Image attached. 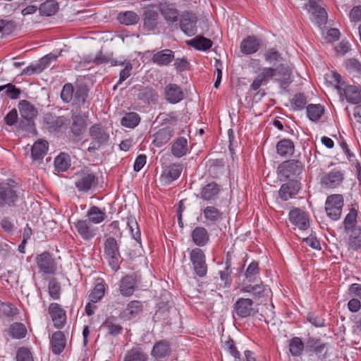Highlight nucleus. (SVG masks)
Returning a JSON list of instances; mask_svg holds the SVG:
<instances>
[{"mask_svg": "<svg viewBox=\"0 0 361 361\" xmlns=\"http://www.w3.org/2000/svg\"><path fill=\"white\" fill-rule=\"evenodd\" d=\"M290 76L291 70L286 64L279 63L275 67H264L255 78L250 89L254 92L258 91V93H261L262 96L264 94V91L261 92L259 87L267 84L270 80H273L278 82L282 89L286 90L292 82Z\"/></svg>", "mask_w": 361, "mask_h": 361, "instance_id": "f257e3e1", "label": "nucleus"}, {"mask_svg": "<svg viewBox=\"0 0 361 361\" xmlns=\"http://www.w3.org/2000/svg\"><path fill=\"white\" fill-rule=\"evenodd\" d=\"M24 190L16 182H0V208L17 207L24 210Z\"/></svg>", "mask_w": 361, "mask_h": 361, "instance_id": "f03ea898", "label": "nucleus"}, {"mask_svg": "<svg viewBox=\"0 0 361 361\" xmlns=\"http://www.w3.org/2000/svg\"><path fill=\"white\" fill-rule=\"evenodd\" d=\"M89 93L90 88L85 84H80L74 87L72 83L67 82L63 85L60 97L64 103L71 102L76 108H88L90 104Z\"/></svg>", "mask_w": 361, "mask_h": 361, "instance_id": "7ed1b4c3", "label": "nucleus"}, {"mask_svg": "<svg viewBox=\"0 0 361 361\" xmlns=\"http://www.w3.org/2000/svg\"><path fill=\"white\" fill-rule=\"evenodd\" d=\"M304 166L302 162L297 159H289L281 163L277 168L278 176L281 180H296L300 178Z\"/></svg>", "mask_w": 361, "mask_h": 361, "instance_id": "20e7f679", "label": "nucleus"}, {"mask_svg": "<svg viewBox=\"0 0 361 361\" xmlns=\"http://www.w3.org/2000/svg\"><path fill=\"white\" fill-rule=\"evenodd\" d=\"M104 252L109 267L114 271H117L120 269L121 256L119 251V245L114 238L109 237L106 239L104 245Z\"/></svg>", "mask_w": 361, "mask_h": 361, "instance_id": "39448f33", "label": "nucleus"}, {"mask_svg": "<svg viewBox=\"0 0 361 361\" xmlns=\"http://www.w3.org/2000/svg\"><path fill=\"white\" fill-rule=\"evenodd\" d=\"M89 133L92 137V141L87 149L89 152H94L102 145H106L109 140V134L106 129L99 123L92 125L90 128Z\"/></svg>", "mask_w": 361, "mask_h": 361, "instance_id": "423d86ee", "label": "nucleus"}, {"mask_svg": "<svg viewBox=\"0 0 361 361\" xmlns=\"http://www.w3.org/2000/svg\"><path fill=\"white\" fill-rule=\"evenodd\" d=\"M35 262L39 271L44 275H54L57 271V264L52 255L44 251L37 255Z\"/></svg>", "mask_w": 361, "mask_h": 361, "instance_id": "0eeeda50", "label": "nucleus"}, {"mask_svg": "<svg viewBox=\"0 0 361 361\" xmlns=\"http://www.w3.org/2000/svg\"><path fill=\"white\" fill-rule=\"evenodd\" d=\"M343 207V198L341 195H329L325 202V210L327 216L333 221L341 218Z\"/></svg>", "mask_w": 361, "mask_h": 361, "instance_id": "6e6552de", "label": "nucleus"}, {"mask_svg": "<svg viewBox=\"0 0 361 361\" xmlns=\"http://www.w3.org/2000/svg\"><path fill=\"white\" fill-rule=\"evenodd\" d=\"M190 260L197 276L202 278L207 275L206 256L202 250L199 247L193 248L190 252Z\"/></svg>", "mask_w": 361, "mask_h": 361, "instance_id": "1a4fd4ad", "label": "nucleus"}, {"mask_svg": "<svg viewBox=\"0 0 361 361\" xmlns=\"http://www.w3.org/2000/svg\"><path fill=\"white\" fill-rule=\"evenodd\" d=\"M200 215L207 226H216L224 219V212L214 205H207L201 208Z\"/></svg>", "mask_w": 361, "mask_h": 361, "instance_id": "9d476101", "label": "nucleus"}, {"mask_svg": "<svg viewBox=\"0 0 361 361\" xmlns=\"http://www.w3.org/2000/svg\"><path fill=\"white\" fill-rule=\"evenodd\" d=\"M290 222L301 231H306L310 227V218L307 212L299 208H294L289 212Z\"/></svg>", "mask_w": 361, "mask_h": 361, "instance_id": "9b49d317", "label": "nucleus"}, {"mask_svg": "<svg viewBox=\"0 0 361 361\" xmlns=\"http://www.w3.org/2000/svg\"><path fill=\"white\" fill-rule=\"evenodd\" d=\"M49 314H50L56 329H62L66 322V313L61 306L56 302H52L49 306Z\"/></svg>", "mask_w": 361, "mask_h": 361, "instance_id": "f8f14e48", "label": "nucleus"}, {"mask_svg": "<svg viewBox=\"0 0 361 361\" xmlns=\"http://www.w3.org/2000/svg\"><path fill=\"white\" fill-rule=\"evenodd\" d=\"M306 350L314 353L319 359L325 358L328 353L327 343L316 338H308L306 343Z\"/></svg>", "mask_w": 361, "mask_h": 361, "instance_id": "ddd939ff", "label": "nucleus"}, {"mask_svg": "<svg viewBox=\"0 0 361 361\" xmlns=\"http://www.w3.org/2000/svg\"><path fill=\"white\" fill-rule=\"evenodd\" d=\"M164 97L169 103L175 104L183 99L184 93L179 85L169 83L164 89Z\"/></svg>", "mask_w": 361, "mask_h": 361, "instance_id": "4468645a", "label": "nucleus"}, {"mask_svg": "<svg viewBox=\"0 0 361 361\" xmlns=\"http://www.w3.org/2000/svg\"><path fill=\"white\" fill-rule=\"evenodd\" d=\"M197 18L190 12L183 13L180 17V26L182 31L188 36L197 32Z\"/></svg>", "mask_w": 361, "mask_h": 361, "instance_id": "2eb2a0df", "label": "nucleus"}, {"mask_svg": "<svg viewBox=\"0 0 361 361\" xmlns=\"http://www.w3.org/2000/svg\"><path fill=\"white\" fill-rule=\"evenodd\" d=\"M68 119L63 116H56L52 114H45L44 123L50 132H59L67 125Z\"/></svg>", "mask_w": 361, "mask_h": 361, "instance_id": "dca6fc26", "label": "nucleus"}, {"mask_svg": "<svg viewBox=\"0 0 361 361\" xmlns=\"http://www.w3.org/2000/svg\"><path fill=\"white\" fill-rule=\"evenodd\" d=\"M77 232L85 240L93 238L96 235V228L87 219L78 220L74 223Z\"/></svg>", "mask_w": 361, "mask_h": 361, "instance_id": "f3484780", "label": "nucleus"}, {"mask_svg": "<svg viewBox=\"0 0 361 361\" xmlns=\"http://www.w3.org/2000/svg\"><path fill=\"white\" fill-rule=\"evenodd\" d=\"M234 310L240 318H246L254 312L253 301L250 298H240L234 304Z\"/></svg>", "mask_w": 361, "mask_h": 361, "instance_id": "a211bd4d", "label": "nucleus"}, {"mask_svg": "<svg viewBox=\"0 0 361 361\" xmlns=\"http://www.w3.org/2000/svg\"><path fill=\"white\" fill-rule=\"evenodd\" d=\"M18 108L20 116L25 120L28 124L32 122L37 116L38 111L37 108L27 100H20L18 102Z\"/></svg>", "mask_w": 361, "mask_h": 361, "instance_id": "6ab92c4d", "label": "nucleus"}, {"mask_svg": "<svg viewBox=\"0 0 361 361\" xmlns=\"http://www.w3.org/2000/svg\"><path fill=\"white\" fill-rule=\"evenodd\" d=\"M136 286V278L132 275H126L119 282L118 290L122 296L130 297L134 293Z\"/></svg>", "mask_w": 361, "mask_h": 361, "instance_id": "aec40b11", "label": "nucleus"}, {"mask_svg": "<svg viewBox=\"0 0 361 361\" xmlns=\"http://www.w3.org/2000/svg\"><path fill=\"white\" fill-rule=\"evenodd\" d=\"M72 118L73 123L71 130L75 136L79 137L83 134L87 127L89 115L87 113L81 114L80 112V114L73 116Z\"/></svg>", "mask_w": 361, "mask_h": 361, "instance_id": "412c9836", "label": "nucleus"}, {"mask_svg": "<svg viewBox=\"0 0 361 361\" xmlns=\"http://www.w3.org/2000/svg\"><path fill=\"white\" fill-rule=\"evenodd\" d=\"M142 19L144 29L147 31H154L158 25L159 13L153 8H145Z\"/></svg>", "mask_w": 361, "mask_h": 361, "instance_id": "4be33fe9", "label": "nucleus"}, {"mask_svg": "<svg viewBox=\"0 0 361 361\" xmlns=\"http://www.w3.org/2000/svg\"><path fill=\"white\" fill-rule=\"evenodd\" d=\"M158 10L166 22L171 23L178 22L179 11L173 4L161 3L158 6Z\"/></svg>", "mask_w": 361, "mask_h": 361, "instance_id": "5701e85b", "label": "nucleus"}, {"mask_svg": "<svg viewBox=\"0 0 361 361\" xmlns=\"http://www.w3.org/2000/svg\"><path fill=\"white\" fill-rule=\"evenodd\" d=\"M174 135V130L169 126L159 129L153 135L152 143L155 147H160L166 145Z\"/></svg>", "mask_w": 361, "mask_h": 361, "instance_id": "b1692460", "label": "nucleus"}, {"mask_svg": "<svg viewBox=\"0 0 361 361\" xmlns=\"http://www.w3.org/2000/svg\"><path fill=\"white\" fill-rule=\"evenodd\" d=\"M106 287V284L102 278L96 279L94 286L88 295L89 300L92 302H100L105 295Z\"/></svg>", "mask_w": 361, "mask_h": 361, "instance_id": "393cba45", "label": "nucleus"}, {"mask_svg": "<svg viewBox=\"0 0 361 361\" xmlns=\"http://www.w3.org/2000/svg\"><path fill=\"white\" fill-rule=\"evenodd\" d=\"M81 176L80 180L85 181L99 180V179L103 180L107 178L106 173L103 172L100 168L97 166L84 169L81 171Z\"/></svg>", "mask_w": 361, "mask_h": 361, "instance_id": "a878e982", "label": "nucleus"}, {"mask_svg": "<svg viewBox=\"0 0 361 361\" xmlns=\"http://www.w3.org/2000/svg\"><path fill=\"white\" fill-rule=\"evenodd\" d=\"M192 242L198 247L205 246L209 241V234L203 226H196L190 234Z\"/></svg>", "mask_w": 361, "mask_h": 361, "instance_id": "bb28decb", "label": "nucleus"}, {"mask_svg": "<svg viewBox=\"0 0 361 361\" xmlns=\"http://www.w3.org/2000/svg\"><path fill=\"white\" fill-rule=\"evenodd\" d=\"M171 352L169 343L166 341H160L154 345L151 354L156 360H162L167 358Z\"/></svg>", "mask_w": 361, "mask_h": 361, "instance_id": "cd10ccee", "label": "nucleus"}, {"mask_svg": "<svg viewBox=\"0 0 361 361\" xmlns=\"http://www.w3.org/2000/svg\"><path fill=\"white\" fill-rule=\"evenodd\" d=\"M50 344L51 347V351L55 355L61 354L66 344V339L62 331L54 332L51 337Z\"/></svg>", "mask_w": 361, "mask_h": 361, "instance_id": "c85d7f7f", "label": "nucleus"}, {"mask_svg": "<svg viewBox=\"0 0 361 361\" xmlns=\"http://www.w3.org/2000/svg\"><path fill=\"white\" fill-rule=\"evenodd\" d=\"M111 55H105L102 50H100L97 55L93 58L90 59V61H86L87 63H93L96 66L102 64L111 63V66H123L125 63L124 61H118L114 59Z\"/></svg>", "mask_w": 361, "mask_h": 361, "instance_id": "c756f323", "label": "nucleus"}, {"mask_svg": "<svg viewBox=\"0 0 361 361\" xmlns=\"http://www.w3.org/2000/svg\"><path fill=\"white\" fill-rule=\"evenodd\" d=\"M260 43L257 37L248 36L240 43V51L244 54H252L256 53L259 49Z\"/></svg>", "mask_w": 361, "mask_h": 361, "instance_id": "7c9ffc66", "label": "nucleus"}, {"mask_svg": "<svg viewBox=\"0 0 361 361\" xmlns=\"http://www.w3.org/2000/svg\"><path fill=\"white\" fill-rule=\"evenodd\" d=\"M174 59V52L171 49H164L154 54L152 61L160 66H168Z\"/></svg>", "mask_w": 361, "mask_h": 361, "instance_id": "2f4dec72", "label": "nucleus"}, {"mask_svg": "<svg viewBox=\"0 0 361 361\" xmlns=\"http://www.w3.org/2000/svg\"><path fill=\"white\" fill-rule=\"evenodd\" d=\"M276 149L280 157H290L295 152V145L291 140L284 138L276 143Z\"/></svg>", "mask_w": 361, "mask_h": 361, "instance_id": "473e14b6", "label": "nucleus"}, {"mask_svg": "<svg viewBox=\"0 0 361 361\" xmlns=\"http://www.w3.org/2000/svg\"><path fill=\"white\" fill-rule=\"evenodd\" d=\"M300 182H286L281 186L279 196L283 200H288L296 195L300 188Z\"/></svg>", "mask_w": 361, "mask_h": 361, "instance_id": "72a5a7b5", "label": "nucleus"}, {"mask_svg": "<svg viewBox=\"0 0 361 361\" xmlns=\"http://www.w3.org/2000/svg\"><path fill=\"white\" fill-rule=\"evenodd\" d=\"M49 144L46 140H39L34 143L31 149V156L33 161H40L46 155Z\"/></svg>", "mask_w": 361, "mask_h": 361, "instance_id": "f704fd0d", "label": "nucleus"}, {"mask_svg": "<svg viewBox=\"0 0 361 361\" xmlns=\"http://www.w3.org/2000/svg\"><path fill=\"white\" fill-rule=\"evenodd\" d=\"M143 305L140 301L132 300L122 312V316L126 319H131L142 312Z\"/></svg>", "mask_w": 361, "mask_h": 361, "instance_id": "c9c22d12", "label": "nucleus"}, {"mask_svg": "<svg viewBox=\"0 0 361 361\" xmlns=\"http://www.w3.org/2000/svg\"><path fill=\"white\" fill-rule=\"evenodd\" d=\"M344 94L349 103L357 104L361 102V87L347 85L344 89Z\"/></svg>", "mask_w": 361, "mask_h": 361, "instance_id": "e433bc0d", "label": "nucleus"}, {"mask_svg": "<svg viewBox=\"0 0 361 361\" xmlns=\"http://www.w3.org/2000/svg\"><path fill=\"white\" fill-rule=\"evenodd\" d=\"M188 150V140L184 137H178L172 144L171 153L176 157L180 158L185 156Z\"/></svg>", "mask_w": 361, "mask_h": 361, "instance_id": "4c0bfd02", "label": "nucleus"}, {"mask_svg": "<svg viewBox=\"0 0 361 361\" xmlns=\"http://www.w3.org/2000/svg\"><path fill=\"white\" fill-rule=\"evenodd\" d=\"M157 92L151 87H142L139 90L137 97L139 99L149 103H157L158 100Z\"/></svg>", "mask_w": 361, "mask_h": 361, "instance_id": "58836bf2", "label": "nucleus"}, {"mask_svg": "<svg viewBox=\"0 0 361 361\" xmlns=\"http://www.w3.org/2000/svg\"><path fill=\"white\" fill-rule=\"evenodd\" d=\"M239 290L240 293L250 294L254 298H259L264 292V286L262 282L255 285H243Z\"/></svg>", "mask_w": 361, "mask_h": 361, "instance_id": "ea45409f", "label": "nucleus"}, {"mask_svg": "<svg viewBox=\"0 0 361 361\" xmlns=\"http://www.w3.org/2000/svg\"><path fill=\"white\" fill-rule=\"evenodd\" d=\"M219 192V188L215 182L207 183L201 190V198L206 201L214 200Z\"/></svg>", "mask_w": 361, "mask_h": 361, "instance_id": "a19ab883", "label": "nucleus"}, {"mask_svg": "<svg viewBox=\"0 0 361 361\" xmlns=\"http://www.w3.org/2000/svg\"><path fill=\"white\" fill-rule=\"evenodd\" d=\"M183 170V164H171L163 171L161 176L168 180H176L180 177Z\"/></svg>", "mask_w": 361, "mask_h": 361, "instance_id": "79ce46f5", "label": "nucleus"}, {"mask_svg": "<svg viewBox=\"0 0 361 361\" xmlns=\"http://www.w3.org/2000/svg\"><path fill=\"white\" fill-rule=\"evenodd\" d=\"M126 225L131 237L138 243H141V233L139 225L135 217L126 218Z\"/></svg>", "mask_w": 361, "mask_h": 361, "instance_id": "37998d69", "label": "nucleus"}, {"mask_svg": "<svg viewBox=\"0 0 361 361\" xmlns=\"http://www.w3.org/2000/svg\"><path fill=\"white\" fill-rule=\"evenodd\" d=\"M59 10V4L54 0H47L42 3L39 7V13L44 16H51L54 15Z\"/></svg>", "mask_w": 361, "mask_h": 361, "instance_id": "c03bdc74", "label": "nucleus"}, {"mask_svg": "<svg viewBox=\"0 0 361 361\" xmlns=\"http://www.w3.org/2000/svg\"><path fill=\"white\" fill-rule=\"evenodd\" d=\"M188 44L197 50L207 51L212 47L213 42L211 39H207L203 36H197L191 39L188 42Z\"/></svg>", "mask_w": 361, "mask_h": 361, "instance_id": "a18cd8bd", "label": "nucleus"}, {"mask_svg": "<svg viewBox=\"0 0 361 361\" xmlns=\"http://www.w3.org/2000/svg\"><path fill=\"white\" fill-rule=\"evenodd\" d=\"M70 166V157L67 153L61 152L54 159L55 170L59 172H63L67 171Z\"/></svg>", "mask_w": 361, "mask_h": 361, "instance_id": "49530a36", "label": "nucleus"}, {"mask_svg": "<svg viewBox=\"0 0 361 361\" xmlns=\"http://www.w3.org/2000/svg\"><path fill=\"white\" fill-rule=\"evenodd\" d=\"M139 19L138 15L131 11L121 12L117 16L119 23L126 25H135L138 23Z\"/></svg>", "mask_w": 361, "mask_h": 361, "instance_id": "de8ad7c7", "label": "nucleus"}, {"mask_svg": "<svg viewBox=\"0 0 361 361\" xmlns=\"http://www.w3.org/2000/svg\"><path fill=\"white\" fill-rule=\"evenodd\" d=\"M349 235V247L353 250H357L361 247V228L360 227L354 228L347 231Z\"/></svg>", "mask_w": 361, "mask_h": 361, "instance_id": "09e8293b", "label": "nucleus"}, {"mask_svg": "<svg viewBox=\"0 0 361 361\" xmlns=\"http://www.w3.org/2000/svg\"><path fill=\"white\" fill-rule=\"evenodd\" d=\"M307 115L310 120L316 122L324 113V108L321 104H309L306 107Z\"/></svg>", "mask_w": 361, "mask_h": 361, "instance_id": "8fccbe9b", "label": "nucleus"}, {"mask_svg": "<svg viewBox=\"0 0 361 361\" xmlns=\"http://www.w3.org/2000/svg\"><path fill=\"white\" fill-rule=\"evenodd\" d=\"M244 276L250 283H253L257 281V279L259 276V263L257 261H252L247 266Z\"/></svg>", "mask_w": 361, "mask_h": 361, "instance_id": "3c124183", "label": "nucleus"}, {"mask_svg": "<svg viewBox=\"0 0 361 361\" xmlns=\"http://www.w3.org/2000/svg\"><path fill=\"white\" fill-rule=\"evenodd\" d=\"M87 216L91 223L98 224L106 217V213L96 206L91 207L87 211Z\"/></svg>", "mask_w": 361, "mask_h": 361, "instance_id": "603ef678", "label": "nucleus"}, {"mask_svg": "<svg viewBox=\"0 0 361 361\" xmlns=\"http://www.w3.org/2000/svg\"><path fill=\"white\" fill-rule=\"evenodd\" d=\"M140 122V117L136 112L126 113L121 118V123L128 128H134Z\"/></svg>", "mask_w": 361, "mask_h": 361, "instance_id": "864d4df0", "label": "nucleus"}, {"mask_svg": "<svg viewBox=\"0 0 361 361\" xmlns=\"http://www.w3.org/2000/svg\"><path fill=\"white\" fill-rule=\"evenodd\" d=\"M102 327L106 329L109 334L114 336L121 334L123 331L122 326L115 322L114 317L107 318L102 323Z\"/></svg>", "mask_w": 361, "mask_h": 361, "instance_id": "5fc2aeb1", "label": "nucleus"}, {"mask_svg": "<svg viewBox=\"0 0 361 361\" xmlns=\"http://www.w3.org/2000/svg\"><path fill=\"white\" fill-rule=\"evenodd\" d=\"M147 355L140 348H133L126 353L123 361H147Z\"/></svg>", "mask_w": 361, "mask_h": 361, "instance_id": "6e6d98bb", "label": "nucleus"}, {"mask_svg": "<svg viewBox=\"0 0 361 361\" xmlns=\"http://www.w3.org/2000/svg\"><path fill=\"white\" fill-rule=\"evenodd\" d=\"M27 329L22 323L16 322L12 324L8 329V334L15 339H21L26 336Z\"/></svg>", "mask_w": 361, "mask_h": 361, "instance_id": "4d7b16f0", "label": "nucleus"}, {"mask_svg": "<svg viewBox=\"0 0 361 361\" xmlns=\"http://www.w3.org/2000/svg\"><path fill=\"white\" fill-rule=\"evenodd\" d=\"M304 349V343L299 337H293L289 341V351L294 357H298Z\"/></svg>", "mask_w": 361, "mask_h": 361, "instance_id": "13d9d810", "label": "nucleus"}, {"mask_svg": "<svg viewBox=\"0 0 361 361\" xmlns=\"http://www.w3.org/2000/svg\"><path fill=\"white\" fill-rule=\"evenodd\" d=\"M345 68L353 77L361 75V63L356 59L351 58L345 61Z\"/></svg>", "mask_w": 361, "mask_h": 361, "instance_id": "bf43d9fd", "label": "nucleus"}, {"mask_svg": "<svg viewBox=\"0 0 361 361\" xmlns=\"http://www.w3.org/2000/svg\"><path fill=\"white\" fill-rule=\"evenodd\" d=\"M357 216V212L355 209H351L349 213L346 215L343 221L344 228L345 232L350 231L354 228L358 227L356 224Z\"/></svg>", "mask_w": 361, "mask_h": 361, "instance_id": "052dcab7", "label": "nucleus"}, {"mask_svg": "<svg viewBox=\"0 0 361 361\" xmlns=\"http://www.w3.org/2000/svg\"><path fill=\"white\" fill-rule=\"evenodd\" d=\"M307 102V97L303 93H297L290 100V105L294 111H300L305 108Z\"/></svg>", "mask_w": 361, "mask_h": 361, "instance_id": "680f3d73", "label": "nucleus"}, {"mask_svg": "<svg viewBox=\"0 0 361 361\" xmlns=\"http://www.w3.org/2000/svg\"><path fill=\"white\" fill-rule=\"evenodd\" d=\"M231 262L229 259H227L225 262L224 270L219 271V272L221 281H223L226 286H230L231 284Z\"/></svg>", "mask_w": 361, "mask_h": 361, "instance_id": "e2e57ef3", "label": "nucleus"}, {"mask_svg": "<svg viewBox=\"0 0 361 361\" xmlns=\"http://www.w3.org/2000/svg\"><path fill=\"white\" fill-rule=\"evenodd\" d=\"M4 87V92L1 94L3 97L4 94L11 99H17L19 98L21 90L20 88L16 87V85L12 83H8L2 85Z\"/></svg>", "mask_w": 361, "mask_h": 361, "instance_id": "0e129e2a", "label": "nucleus"}, {"mask_svg": "<svg viewBox=\"0 0 361 361\" xmlns=\"http://www.w3.org/2000/svg\"><path fill=\"white\" fill-rule=\"evenodd\" d=\"M125 61L124 68L120 71L119 73V79L117 83L114 87V90H116V87L121 85L123 81H125L127 78H128L133 70V65L130 61H127L126 60H123Z\"/></svg>", "mask_w": 361, "mask_h": 361, "instance_id": "69168bd1", "label": "nucleus"}, {"mask_svg": "<svg viewBox=\"0 0 361 361\" xmlns=\"http://www.w3.org/2000/svg\"><path fill=\"white\" fill-rule=\"evenodd\" d=\"M158 118L161 120V125H177L178 118L176 116V114L173 111H171L169 113H160L159 115L158 116Z\"/></svg>", "mask_w": 361, "mask_h": 361, "instance_id": "338daca9", "label": "nucleus"}, {"mask_svg": "<svg viewBox=\"0 0 361 361\" xmlns=\"http://www.w3.org/2000/svg\"><path fill=\"white\" fill-rule=\"evenodd\" d=\"M49 296L54 300H59L60 298L61 286L56 279L49 281L48 285Z\"/></svg>", "mask_w": 361, "mask_h": 361, "instance_id": "774afa93", "label": "nucleus"}]
</instances>
